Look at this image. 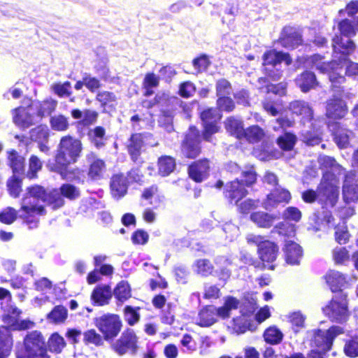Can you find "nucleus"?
<instances>
[{"label":"nucleus","instance_id":"28","mask_svg":"<svg viewBox=\"0 0 358 358\" xmlns=\"http://www.w3.org/2000/svg\"><path fill=\"white\" fill-rule=\"evenodd\" d=\"M296 85L303 92H307L317 85L315 75L310 71L302 73L295 79Z\"/></svg>","mask_w":358,"mask_h":358},{"label":"nucleus","instance_id":"5","mask_svg":"<svg viewBox=\"0 0 358 358\" xmlns=\"http://www.w3.org/2000/svg\"><path fill=\"white\" fill-rule=\"evenodd\" d=\"M357 21L351 22L350 20L345 19L342 20L339 24L338 28L341 34L346 37L345 39L342 37L336 36L333 39V47L335 52H340L343 53L350 54L355 49L354 43L350 38L355 36Z\"/></svg>","mask_w":358,"mask_h":358},{"label":"nucleus","instance_id":"24","mask_svg":"<svg viewBox=\"0 0 358 358\" xmlns=\"http://www.w3.org/2000/svg\"><path fill=\"white\" fill-rule=\"evenodd\" d=\"M87 157L90 163L89 177L94 180L101 178L105 170L104 162L97 158L93 153L89 154Z\"/></svg>","mask_w":358,"mask_h":358},{"label":"nucleus","instance_id":"29","mask_svg":"<svg viewBox=\"0 0 358 358\" xmlns=\"http://www.w3.org/2000/svg\"><path fill=\"white\" fill-rule=\"evenodd\" d=\"M260 259L264 262H273L277 257L278 248L271 241L264 242L258 250Z\"/></svg>","mask_w":358,"mask_h":358},{"label":"nucleus","instance_id":"50","mask_svg":"<svg viewBox=\"0 0 358 358\" xmlns=\"http://www.w3.org/2000/svg\"><path fill=\"white\" fill-rule=\"evenodd\" d=\"M264 136V131L258 126H252L244 130L243 137L250 142H257Z\"/></svg>","mask_w":358,"mask_h":358},{"label":"nucleus","instance_id":"52","mask_svg":"<svg viewBox=\"0 0 358 358\" xmlns=\"http://www.w3.org/2000/svg\"><path fill=\"white\" fill-rule=\"evenodd\" d=\"M50 125L56 131H66L69 127L68 119L62 115H55L50 119Z\"/></svg>","mask_w":358,"mask_h":358},{"label":"nucleus","instance_id":"55","mask_svg":"<svg viewBox=\"0 0 358 358\" xmlns=\"http://www.w3.org/2000/svg\"><path fill=\"white\" fill-rule=\"evenodd\" d=\"M333 258L336 264H343L349 260V252L345 248L337 247L333 251Z\"/></svg>","mask_w":358,"mask_h":358},{"label":"nucleus","instance_id":"15","mask_svg":"<svg viewBox=\"0 0 358 358\" xmlns=\"http://www.w3.org/2000/svg\"><path fill=\"white\" fill-rule=\"evenodd\" d=\"M348 112L345 102L342 99L341 94L333 95L327 102L326 115L332 120H339L345 117Z\"/></svg>","mask_w":358,"mask_h":358},{"label":"nucleus","instance_id":"46","mask_svg":"<svg viewBox=\"0 0 358 358\" xmlns=\"http://www.w3.org/2000/svg\"><path fill=\"white\" fill-rule=\"evenodd\" d=\"M105 129L101 127H96L89 132L92 143L98 148L104 145Z\"/></svg>","mask_w":358,"mask_h":358},{"label":"nucleus","instance_id":"60","mask_svg":"<svg viewBox=\"0 0 358 358\" xmlns=\"http://www.w3.org/2000/svg\"><path fill=\"white\" fill-rule=\"evenodd\" d=\"M7 185L10 195L17 197L21 192V181L14 176L8 181Z\"/></svg>","mask_w":358,"mask_h":358},{"label":"nucleus","instance_id":"41","mask_svg":"<svg viewBox=\"0 0 358 358\" xmlns=\"http://www.w3.org/2000/svg\"><path fill=\"white\" fill-rule=\"evenodd\" d=\"M115 297L120 302H124L131 297V288L126 281L119 282L113 291Z\"/></svg>","mask_w":358,"mask_h":358},{"label":"nucleus","instance_id":"36","mask_svg":"<svg viewBox=\"0 0 358 358\" xmlns=\"http://www.w3.org/2000/svg\"><path fill=\"white\" fill-rule=\"evenodd\" d=\"M251 220L259 227L268 228L274 221V217L264 212L253 213L250 215Z\"/></svg>","mask_w":358,"mask_h":358},{"label":"nucleus","instance_id":"4","mask_svg":"<svg viewBox=\"0 0 358 358\" xmlns=\"http://www.w3.org/2000/svg\"><path fill=\"white\" fill-rule=\"evenodd\" d=\"M328 178L329 173H327L324 176L317 193L313 190L304 192L302 194L303 201L307 203H312L317 199L320 202L333 207L338 197V181L336 179H332L331 182H327Z\"/></svg>","mask_w":358,"mask_h":358},{"label":"nucleus","instance_id":"19","mask_svg":"<svg viewBox=\"0 0 358 358\" xmlns=\"http://www.w3.org/2000/svg\"><path fill=\"white\" fill-rule=\"evenodd\" d=\"M247 194V190L238 180H233L226 185L225 195L231 203L237 204Z\"/></svg>","mask_w":358,"mask_h":358},{"label":"nucleus","instance_id":"44","mask_svg":"<svg viewBox=\"0 0 358 358\" xmlns=\"http://www.w3.org/2000/svg\"><path fill=\"white\" fill-rule=\"evenodd\" d=\"M67 317V310L62 306H57L48 315V320L52 323L59 324L64 322Z\"/></svg>","mask_w":358,"mask_h":358},{"label":"nucleus","instance_id":"3","mask_svg":"<svg viewBox=\"0 0 358 358\" xmlns=\"http://www.w3.org/2000/svg\"><path fill=\"white\" fill-rule=\"evenodd\" d=\"M82 150V143L78 139L70 136L62 137L55 157V164L51 167V170L58 172L63 179L75 178L79 171L69 166L77 162Z\"/></svg>","mask_w":358,"mask_h":358},{"label":"nucleus","instance_id":"47","mask_svg":"<svg viewBox=\"0 0 358 358\" xmlns=\"http://www.w3.org/2000/svg\"><path fill=\"white\" fill-rule=\"evenodd\" d=\"M159 83V78L152 73H147L144 78L143 85L145 90V96H149L153 94L152 88L157 87Z\"/></svg>","mask_w":358,"mask_h":358},{"label":"nucleus","instance_id":"35","mask_svg":"<svg viewBox=\"0 0 358 358\" xmlns=\"http://www.w3.org/2000/svg\"><path fill=\"white\" fill-rule=\"evenodd\" d=\"M290 108L294 113L301 115L306 120H310L312 118L313 110L309 105L304 101H294L290 104Z\"/></svg>","mask_w":358,"mask_h":358},{"label":"nucleus","instance_id":"11","mask_svg":"<svg viewBox=\"0 0 358 358\" xmlns=\"http://www.w3.org/2000/svg\"><path fill=\"white\" fill-rule=\"evenodd\" d=\"M5 314L3 316V321L6 324V329L10 330H22L33 327L34 322L30 320L18 321V316L21 311L12 305H8L2 307Z\"/></svg>","mask_w":358,"mask_h":358},{"label":"nucleus","instance_id":"10","mask_svg":"<svg viewBox=\"0 0 358 358\" xmlns=\"http://www.w3.org/2000/svg\"><path fill=\"white\" fill-rule=\"evenodd\" d=\"M343 333V329L339 326H333L327 331H315L312 344L322 351H327L331 348L334 338Z\"/></svg>","mask_w":358,"mask_h":358},{"label":"nucleus","instance_id":"13","mask_svg":"<svg viewBox=\"0 0 358 358\" xmlns=\"http://www.w3.org/2000/svg\"><path fill=\"white\" fill-rule=\"evenodd\" d=\"M31 104L28 107H19L13 110V120L15 124L21 128H27L38 121L37 115L34 109H31Z\"/></svg>","mask_w":358,"mask_h":358},{"label":"nucleus","instance_id":"51","mask_svg":"<svg viewBox=\"0 0 358 358\" xmlns=\"http://www.w3.org/2000/svg\"><path fill=\"white\" fill-rule=\"evenodd\" d=\"M296 136L290 133H285L278 138V144L285 150H292L296 143Z\"/></svg>","mask_w":358,"mask_h":358},{"label":"nucleus","instance_id":"21","mask_svg":"<svg viewBox=\"0 0 358 358\" xmlns=\"http://www.w3.org/2000/svg\"><path fill=\"white\" fill-rule=\"evenodd\" d=\"M301 36L292 27H285L280 36L281 44L286 48H295L301 43Z\"/></svg>","mask_w":358,"mask_h":358},{"label":"nucleus","instance_id":"22","mask_svg":"<svg viewBox=\"0 0 358 358\" xmlns=\"http://www.w3.org/2000/svg\"><path fill=\"white\" fill-rule=\"evenodd\" d=\"M128 182L127 178L122 174L114 175L110 181V189L113 196L121 198L127 191Z\"/></svg>","mask_w":358,"mask_h":358},{"label":"nucleus","instance_id":"58","mask_svg":"<svg viewBox=\"0 0 358 358\" xmlns=\"http://www.w3.org/2000/svg\"><path fill=\"white\" fill-rule=\"evenodd\" d=\"M51 89L59 96H69L71 94V83L69 82L55 83L51 86Z\"/></svg>","mask_w":358,"mask_h":358},{"label":"nucleus","instance_id":"25","mask_svg":"<svg viewBox=\"0 0 358 358\" xmlns=\"http://www.w3.org/2000/svg\"><path fill=\"white\" fill-rule=\"evenodd\" d=\"M112 297L111 289L108 285L96 287L92 292L91 299L98 306H104L109 303Z\"/></svg>","mask_w":358,"mask_h":358},{"label":"nucleus","instance_id":"12","mask_svg":"<svg viewBox=\"0 0 358 358\" xmlns=\"http://www.w3.org/2000/svg\"><path fill=\"white\" fill-rule=\"evenodd\" d=\"M201 117L204 127L203 138L210 141L211 135L219 130L217 122L221 119V115L215 109L210 108L202 112Z\"/></svg>","mask_w":358,"mask_h":358},{"label":"nucleus","instance_id":"27","mask_svg":"<svg viewBox=\"0 0 358 358\" xmlns=\"http://www.w3.org/2000/svg\"><path fill=\"white\" fill-rule=\"evenodd\" d=\"M57 104L56 101L50 99L43 102L32 101L30 108L34 109L38 118H41L43 116L52 113L55 110Z\"/></svg>","mask_w":358,"mask_h":358},{"label":"nucleus","instance_id":"1","mask_svg":"<svg viewBox=\"0 0 358 358\" xmlns=\"http://www.w3.org/2000/svg\"><path fill=\"white\" fill-rule=\"evenodd\" d=\"M44 203L52 205L53 208L63 206L64 201L57 190L48 194L41 186L28 187L21 201L18 216L30 229L38 226V216L45 214ZM17 212L13 208H7L0 213V221L11 224L16 219Z\"/></svg>","mask_w":358,"mask_h":358},{"label":"nucleus","instance_id":"7","mask_svg":"<svg viewBox=\"0 0 358 358\" xmlns=\"http://www.w3.org/2000/svg\"><path fill=\"white\" fill-rule=\"evenodd\" d=\"M94 322V325L102 333L106 341L116 337L122 328L119 316L114 314H106L96 317Z\"/></svg>","mask_w":358,"mask_h":358},{"label":"nucleus","instance_id":"16","mask_svg":"<svg viewBox=\"0 0 358 358\" xmlns=\"http://www.w3.org/2000/svg\"><path fill=\"white\" fill-rule=\"evenodd\" d=\"M251 301L248 302L250 305V309L247 311L245 310L244 309H242V316L233 320L231 328L234 332L237 334H243L247 330L254 331L256 329V327L250 324L245 317L246 315L254 313L257 308V299L253 297H251Z\"/></svg>","mask_w":358,"mask_h":358},{"label":"nucleus","instance_id":"62","mask_svg":"<svg viewBox=\"0 0 358 358\" xmlns=\"http://www.w3.org/2000/svg\"><path fill=\"white\" fill-rule=\"evenodd\" d=\"M345 353L351 357L358 356V341L353 338L346 342L344 348Z\"/></svg>","mask_w":358,"mask_h":358},{"label":"nucleus","instance_id":"9","mask_svg":"<svg viewBox=\"0 0 358 358\" xmlns=\"http://www.w3.org/2000/svg\"><path fill=\"white\" fill-rule=\"evenodd\" d=\"M138 340L134 331L128 329L123 332L120 338L112 345V349L120 356H122L128 352L135 354L138 348Z\"/></svg>","mask_w":358,"mask_h":358},{"label":"nucleus","instance_id":"30","mask_svg":"<svg viewBox=\"0 0 358 358\" xmlns=\"http://www.w3.org/2000/svg\"><path fill=\"white\" fill-rule=\"evenodd\" d=\"M216 321V307L213 306L203 308L199 313L197 324L201 327H209Z\"/></svg>","mask_w":358,"mask_h":358},{"label":"nucleus","instance_id":"2","mask_svg":"<svg viewBox=\"0 0 358 358\" xmlns=\"http://www.w3.org/2000/svg\"><path fill=\"white\" fill-rule=\"evenodd\" d=\"M341 53L339 62L334 60L331 63L324 62L322 56L314 55L306 60V66L315 67L321 73H328L332 88H337L345 82L344 75L358 76V64L347 59L346 52Z\"/></svg>","mask_w":358,"mask_h":358},{"label":"nucleus","instance_id":"17","mask_svg":"<svg viewBox=\"0 0 358 358\" xmlns=\"http://www.w3.org/2000/svg\"><path fill=\"white\" fill-rule=\"evenodd\" d=\"M291 199L289 192L285 189L278 187L273 189L263 201L262 206L266 210H271L280 203H287Z\"/></svg>","mask_w":358,"mask_h":358},{"label":"nucleus","instance_id":"31","mask_svg":"<svg viewBox=\"0 0 358 358\" xmlns=\"http://www.w3.org/2000/svg\"><path fill=\"white\" fill-rule=\"evenodd\" d=\"M326 281L332 292L341 289L348 282L345 276L336 271H330L326 275Z\"/></svg>","mask_w":358,"mask_h":358},{"label":"nucleus","instance_id":"56","mask_svg":"<svg viewBox=\"0 0 358 358\" xmlns=\"http://www.w3.org/2000/svg\"><path fill=\"white\" fill-rule=\"evenodd\" d=\"M351 132L341 129L335 134V141L338 147L343 148H346L349 144Z\"/></svg>","mask_w":358,"mask_h":358},{"label":"nucleus","instance_id":"32","mask_svg":"<svg viewBox=\"0 0 358 358\" xmlns=\"http://www.w3.org/2000/svg\"><path fill=\"white\" fill-rule=\"evenodd\" d=\"M71 116L76 120H80V124L83 126H88L96 122L98 113L91 110L81 111L79 109H73L71 111Z\"/></svg>","mask_w":358,"mask_h":358},{"label":"nucleus","instance_id":"40","mask_svg":"<svg viewBox=\"0 0 358 358\" xmlns=\"http://www.w3.org/2000/svg\"><path fill=\"white\" fill-rule=\"evenodd\" d=\"M159 173L162 176L169 175L176 167L175 160L169 156L162 157L159 159Z\"/></svg>","mask_w":358,"mask_h":358},{"label":"nucleus","instance_id":"34","mask_svg":"<svg viewBox=\"0 0 358 358\" xmlns=\"http://www.w3.org/2000/svg\"><path fill=\"white\" fill-rule=\"evenodd\" d=\"M0 358H6L10 352L12 341L9 331L6 327H1L0 331Z\"/></svg>","mask_w":358,"mask_h":358},{"label":"nucleus","instance_id":"49","mask_svg":"<svg viewBox=\"0 0 358 358\" xmlns=\"http://www.w3.org/2000/svg\"><path fill=\"white\" fill-rule=\"evenodd\" d=\"M318 162L320 165L327 169H330L332 175H335L336 172H338V174L341 173V171L342 170L341 167L337 164L335 162V160L329 156H321L318 159Z\"/></svg>","mask_w":358,"mask_h":358},{"label":"nucleus","instance_id":"43","mask_svg":"<svg viewBox=\"0 0 358 358\" xmlns=\"http://www.w3.org/2000/svg\"><path fill=\"white\" fill-rule=\"evenodd\" d=\"M264 338L266 343L275 345L281 342L283 334L277 327H270L265 330Z\"/></svg>","mask_w":358,"mask_h":358},{"label":"nucleus","instance_id":"20","mask_svg":"<svg viewBox=\"0 0 358 358\" xmlns=\"http://www.w3.org/2000/svg\"><path fill=\"white\" fill-rule=\"evenodd\" d=\"M284 252L287 263L298 264L302 257L301 247L294 240L289 238L285 241Z\"/></svg>","mask_w":358,"mask_h":358},{"label":"nucleus","instance_id":"63","mask_svg":"<svg viewBox=\"0 0 358 358\" xmlns=\"http://www.w3.org/2000/svg\"><path fill=\"white\" fill-rule=\"evenodd\" d=\"M61 194L70 199H73L79 196L78 189L72 185L66 184L61 187Z\"/></svg>","mask_w":358,"mask_h":358},{"label":"nucleus","instance_id":"45","mask_svg":"<svg viewBox=\"0 0 358 358\" xmlns=\"http://www.w3.org/2000/svg\"><path fill=\"white\" fill-rule=\"evenodd\" d=\"M83 342L85 345L95 346H100L103 343V337L93 329H88L83 333Z\"/></svg>","mask_w":358,"mask_h":358},{"label":"nucleus","instance_id":"6","mask_svg":"<svg viewBox=\"0 0 358 358\" xmlns=\"http://www.w3.org/2000/svg\"><path fill=\"white\" fill-rule=\"evenodd\" d=\"M44 339L37 331L29 333L24 339V347L18 350L17 358H35L41 352H46L44 348Z\"/></svg>","mask_w":358,"mask_h":358},{"label":"nucleus","instance_id":"33","mask_svg":"<svg viewBox=\"0 0 358 358\" xmlns=\"http://www.w3.org/2000/svg\"><path fill=\"white\" fill-rule=\"evenodd\" d=\"M239 301L233 296H227L224 298V303L222 307L216 308V317L222 319L228 318L230 316L231 311L238 308Z\"/></svg>","mask_w":358,"mask_h":358},{"label":"nucleus","instance_id":"57","mask_svg":"<svg viewBox=\"0 0 358 358\" xmlns=\"http://www.w3.org/2000/svg\"><path fill=\"white\" fill-rule=\"evenodd\" d=\"M42 168V162L36 156H31L29 159V171L27 177L34 178L36 176V173Z\"/></svg>","mask_w":358,"mask_h":358},{"label":"nucleus","instance_id":"48","mask_svg":"<svg viewBox=\"0 0 358 358\" xmlns=\"http://www.w3.org/2000/svg\"><path fill=\"white\" fill-rule=\"evenodd\" d=\"M194 271L196 273L207 276L212 273L213 271V266L208 259H199L197 260L194 266Z\"/></svg>","mask_w":358,"mask_h":358},{"label":"nucleus","instance_id":"26","mask_svg":"<svg viewBox=\"0 0 358 358\" xmlns=\"http://www.w3.org/2000/svg\"><path fill=\"white\" fill-rule=\"evenodd\" d=\"M282 62H285L287 65H289L292 59L288 54L275 50L267 51L263 56V65L264 66L271 65L274 66Z\"/></svg>","mask_w":358,"mask_h":358},{"label":"nucleus","instance_id":"14","mask_svg":"<svg viewBox=\"0 0 358 358\" xmlns=\"http://www.w3.org/2000/svg\"><path fill=\"white\" fill-rule=\"evenodd\" d=\"M200 137L199 131L191 127L182 145V153L189 158H195L200 152Z\"/></svg>","mask_w":358,"mask_h":358},{"label":"nucleus","instance_id":"18","mask_svg":"<svg viewBox=\"0 0 358 358\" xmlns=\"http://www.w3.org/2000/svg\"><path fill=\"white\" fill-rule=\"evenodd\" d=\"M344 200L349 202H354L358 200V178L355 175L350 173L345 178L343 189Z\"/></svg>","mask_w":358,"mask_h":358},{"label":"nucleus","instance_id":"8","mask_svg":"<svg viewBox=\"0 0 358 358\" xmlns=\"http://www.w3.org/2000/svg\"><path fill=\"white\" fill-rule=\"evenodd\" d=\"M324 313L332 321L345 322L349 317L348 302L345 297L333 299L331 301L323 308Z\"/></svg>","mask_w":358,"mask_h":358},{"label":"nucleus","instance_id":"64","mask_svg":"<svg viewBox=\"0 0 358 358\" xmlns=\"http://www.w3.org/2000/svg\"><path fill=\"white\" fill-rule=\"evenodd\" d=\"M217 99V106L222 110L225 111H231L234 108V103L233 100L229 97L224 96H218Z\"/></svg>","mask_w":358,"mask_h":358},{"label":"nucleus","instance_id":"23","mask_svg":"<svg viewBox=\"0 0 358 358\" xmlns=\"http://www.w3.org/2000/svg\"><path fill=\"white\" fill-rule=\"evenodd\" d=\"M208 169L209 165L207 160L194 162L189 167V177L197 182H201L206 178Z\"/></svg>","mask_w":358,"mask_h":358},{"label":"nucleus","instance_id":"61","mask_svg":"<svg viewBox=\"0 0 358 358\" xmlns=\"http://www.w3.org/2000/svg\"><path fill=\"white\" fill-rule=\"evenodd\" d=\"M137 310L131 306H127L124 308L125 320L130 325H134L139 320L140 315L137 313Z\"/></svg>","mask_w":358,"mask_h":358},{"label":"nucleus","instance_id":"53","mask_svg":"<svg viewBox=\"0 0 358 358\" xmlns=\"http://www.w3.org/2000/svg\"><path fill=\"white\" fill-rule=\"evenodd\" d=\"M46 125H40L31 131V138L36 141H43L48 138L49 132Z\"/></svg>","mask_w":358,"mask_h":358},{"label":"nucleus","instance_id":"37","mask_svg":"<svg viewBox=\"0 0 358 358\" xmlns=\"http://www.w3.org/2000/svg\"><path fill=\"white\" fill-rule=\"evenodd\" d=\"M225 127L228 132L238 138L243 137L244 129L242 122L234 117L228 118L225 122Z\"/></svg>","mask_w":358,"mask_h":358},{"label":"nucleus","instance_id":"42","mask_svg":"<svg viewBox=\"0 0 358 358\" xmlns=\"http://www.w3.org/2000/svg\"><path fill=\"white\" fill-rule=\"evenodd\" d=\"M143 143V137L141 134H136L131 136L130 144L129 145V151L134 160H136L140 154Z\"/></svg>","mask_w":358,"mask_h":358},{"label":"nucleus","instance_id":"38","mask_svg":"<svg viewBox=\"0 0 358 358\" xmlns=\"http://www.w3.org/2000/svg\"><path fill=\"white\" fill-rule=\"evenodd\" d=\"M65 346L64 338L57 333L52 334L48 341V350L52 352L60 353Z\"/></svg>","mask_w":358,"mask_h":358},{"label":"nucleus","instance_id":"54","mask_svg":"<svg viewBox=\"0 0 358 358\" xmlns=\"http://www.w3.org/2000/svg\"><path fill=\"white\" fill-rule=\"evenodd\" d=\"M289 320L294 331L297 332L304 327L306 317L300 312H294L290 314Z\"/></svg>","mask_w":358,"mask_h":358},{"label":"nucleus","instance_id":"59","mask_svg":"<svg viewBox=\"0 0 358 358\" xmlns=\"http://www.w3.org/2000/svg\"><path fill=\"white\" fill-rule=\"evenodd\" d=\"M216 91L217 96L228 95L231 91V84L226 79H220L217 82Z\"/></svg>","mask_w":358,"mask_h":358},{"label":"nucleus","instance_id":"39","mask_svg":"<svg viewBox=\"0 0 358 358\" xmlns=\"http://www.w3.org/2000/svg\"><path fill=\"white\" fill-rule=\"evenodd\" d=\"M8 160L10 166L14 173H20L23 172L24 168V159L15 150L8 152Z\"/></svg>","mask_w":358,"mask_h":358}]
</instances>
